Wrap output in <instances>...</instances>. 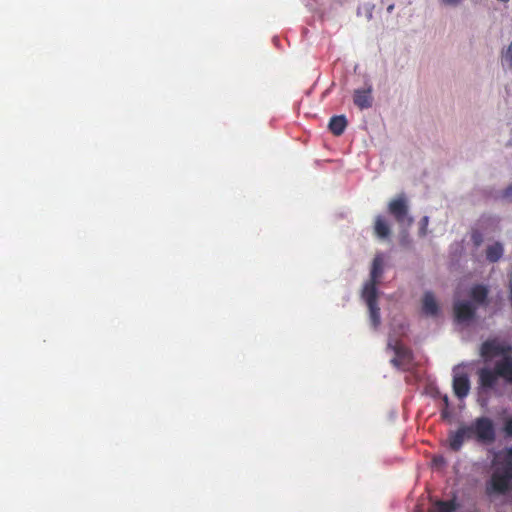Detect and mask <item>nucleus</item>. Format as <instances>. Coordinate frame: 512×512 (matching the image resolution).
<instances>
[{"label": "nucleus", "instance_id": "f257e3e1", "mask_svg": "<svg viewBox=\"0 0 512 512\" xmlns=\"http://www.w3.org/2000/svg\"><path fill=\"white\" fill-rule=\"evenodd\" d=\"M512 490V448H506L497 456L496 466L486 484L488 495H504Z\"/></svg>", "mask_w": 512, "mask_h": 512}, {"label": "nucleus", "instance_id": "f03ea898", "mask_svg": "<svg viewBox=\"0 0 512 512\" xmlns=\"http://www.w3.org/2000/svg\"><path fill=\"white\" fill-rule=\"evenodd\" d=\"M467 428L471 439L478 443L489 445L496 439L495 426L489 417H478L471 424H467Z\"/></svg>", "mask_w": 512, "mask_h": 512}, {"label": "nucleus", "instance_id": "7ed1b4c3", "mask_svg": "<svg viewBox=\"0 0 512 512\" xmlns=\"http://www.w3.org/2000/svg\"><path fill=\"white\" fill-rule=\"evenodd\" d=\"M387 349H390L394 352L395 356L391 359V364L399 369L408 370L413 362V354L412 351L400 343L399 341H389L387 344Z\"/></svg>", "mask_w": 512, "mask_h": 512}, {"label": "nucleus", "instance_id": "20e7f679", "mask_svg": "<svg viewBox=\"0 0 512 512\" xmlns=\"http://www.w3.org/2000/svg\"><path fill=\"white\" fill-rule=\"evenodd\" d=\"M388 211L400 225L408 227L412 225L413 218L408 214L407 201L404 196L390 201Z\"/></svg>", "mask_w": 512, "mask_h": 512}, {"label": "nucleus", "instance_id": "39448f33", "mask_svg": "<svg viewBox=\"0 0 512 512\" xmlns=\"http://www.w3.org/2000/svg\"><path fill=\"white\" fill-rule=\"evenodd\" d=\"M453 312L458 323H465L474 319L476 307L468 301H457L453 305Z\"/></svg>", "mask_w": 512, "mask_h": 512}, {"label": "nucleus", "instance_id": "423d86ee", "mask_svg": "<svg viewBox=\"0 0 512 512\" xmlns=\"http://www.w3.org/2000/svg\"><path fill=\"white\" fill-rule=\"evenodd\" d=\"M470 434L469 430L467 428V424H462L458 427L456 431H452L449 433L448 436V445L449 448L454 451L458 452L461 450L465 440H470Z\"/></svg>", "mask_w": 512, "mask_h": 512}, {"label": "nucleus", "instance_id": "0eeeda50", "mask_svg": "<svg viewBox=\"0 0 512 512\" xmlns=\"http://www.w3.org/2000/svg\"><path fill=\"white\" fill-rule=\"evenodd\" d=\"M481 356L484 358H492L498 355H506L510 352L509 346H504L496 340L485 341L481 345Z\"/></svg>", "mask_w": 512, "mask_h": 512}, {"label": "nucleus", "instance_id": "6e6552de", "mask_svg": "<svg viewBox=\"0 0 512 512\" xmlns=\"http://www.w3.org/2000/svg\"><path fill=\"white\" fill-rule=\"evenodd\" d=\"M453 391L459 399L465 398L470 391L469 377L465 373H454L453 377Z\"/></svg>", "mask_w": 512, "mask_h": 512}, {"label": "nucleus", "instance_id": "1a4fd4ad", "mask_svg": "<svg viewBox=\"0 0 512 512\" xmlns=\"http://www.w3.org/2000/svg\"><path fill=\"white\" fill-rule=\"evenodd\" d=\"M371 93V88L355 90L353 96L354 104L361 110L370 108L372 106Z\"/></svg>", "mask_w": 512, "mask_h": 512}, {"label": "nucleus", "instance_id": "9d476101", "mask_svg": "<svg viewBox=\"0 0 512 512\" xmlns=\"http://www.w3.org/2000/svg\"><path fill=\"white\" fill-rule=\"evenodd\" d=\"M422 311L427 316H437L439 313V305L432 292H425L422 299Z\"/></svg>", "mask_w": 512, "mask_h": 512}, {"label": "nucleus", "instance_id": "9b49d317", "mask_svg": "<svg viewBox=\"0 0 512 512\" xmlns=\"http://www.w3.org/2000/svg\"><path fill=\"white\" fill-rule=\"evenodd\" d=\"M489 290L485 285L477 284L471 287L469 296L477 305H486Z\"/></svg>", "mask_w": 512, "mask_h": 512}, {"label": "nucleus", "instance_id": "f8f14e48", "mask_svg": "<svg viewBox=\"0 0 512 512\" xmlns=\"http://www.w3.org/2000/svg\"><path fill=\"white\" fill-rule=\"evenodd\" d=\"M379 282L368 280L362 289V298L366 302L367 305L370 304H376L377 303V297H378V291H377V284Z\"/></svg>", "mask_w": 512, "mask_h": 512}, {"label": "nucleus", "instance_id": "ddd939ff", "mask_svg": "<svg viewBox=\"0 0 512 512\" xmlns=\"http://www.w3.org/2000/svg\"><path fill=\"white\" fill-rule=\"evenodd\" d=\"M498 376L497 370L494 371L482 368L479 371V383L483 388H493L497 382Z\"/></svg>", "mask_w": 512, "mask_h": 512}, {"label": "nucleus", "instance_id": "4468645a", "mask_svg": "<svg viewBox=\"0 0 512 512\" xmlns=\"http://www.w3.org/2000/svg\"><path fill=\"white\" fill-rule=\"evenodd\" d=\"M374 234L380 239H385L389 237L391 234V229L388 221L381 215H378L375 218Z\"/></svg>", "mask_w": 512, "mask_h": 512}, {"label": "nucleus", "instance_id": "2eb2a0df", "mask_svg": "<svg viewBox=\"0 0 512 512\" xmlns=\"http://www.w3.org/2000/svg\"><path fill=\"white\" fill-rule=\"evenodd\" d=\"M384 272V255L377 253L373 259L370 271V280L379 282Z\"/></svg>", "mask_w": 512, "mask_h": 512}, {"label": "nucleus", "instance_id": "dca6fc26", "mask_svg": "<svg viewBox=\"0 0 512 512\" xmlns=\"http://www.w3.org/2000/svg\"><path fill=\"white\" fill-rule=\"evenodd\" d=\"M328 127L333 135L340 136L347 127V119L344 115L333 116L329 121Z\"/></svg>", "mask_w": 512, "mask_h": 512}, {"label": "nucleus", "instance_id": "f3484780", "mask_svg": "<svg viewBox=\"0 0 512 512\" xmlns=\"http://www.w3.org/2000/svg\"><path fill=\"white\" fill-rule=\"evenodd\" d=\"M497 373L512 383V358L505 356L503 360L496 363Z\"/></svg>", "mask_w": 512, "mask_h": 512}, {"label": "nucleus", "instance_id": "a211bd4d", "mask_svg": "<svg viewBox=\"0 0 512 512\" xmlns=\"http://www.w3.org/2000/svg\"><path fill=\"white\" fill-rule=\"evenodd\" d=\"M504 248L503 245L499 242H495L492 245H489L486 249V258L489 262L495 263L497 262L503 255Z\"/></svg>", "mask_w": 512, "mask_h": 512}, {"label": "nucleus", "instance_id": "6ab92c4d", "mask_svg": "<svg viewBox=\"0 0 512 512\" xmlns=\"http://www.w3.org/2000/svg\"><path fill=\"white\" fill-rule=\"evenodd\" d=\"M459 507L454 497L448 501H437L433 512H454Z\"/></svg>", "mask_w": 512, "mask_h": 512}, {"label": "nucleus", "instance_id": "aec40b11", "mask_svg": "<svg viewBox=\"0 0 512 512\" xmlns=\"http://www.w3.org/2000/svg\"><path fill=\"white\" fill-rule=\"evenodd\" d=\"M367 306H368V309H369V316H370L371 325L373 326L374 329H377L378 326L380 325V322H381L380 308L378 306V303L370 304V305H367Z\"/></svg>", "mask_w": 512, "mask_h": 512}, {"label": "nucleus", "instance_id": "412c9836", "mask_svg": "<svg viewBox=\"0 0 512 512\" xmlns=\"http://www.w3.org/2000/svg\"><path fill=\"white\" fill-rule=\"evenodd\" d=\"M503 63L512 70V42L508 45L505 52L502 54Z\"/></svg>", "mask_w": 512, "mask_h": 512}, {"label": "nucleus", "instance_id": "4be33fe9", "mask_svg": "<svg viewBox=\"0 0 512 512\" xmlns=\"http://www.w3.org/2000/svg\"><path fill=\"white\" fill-rule=\"evenodd\" d=\"M471 241H472V243L474 244L475 247L481 246V244L483 243V235H482V233L480 231H478V230H474L471 233Z\"/></svg>", "mask_w": 512, "mask_h": 512}, {"label": "nucleus", "instance_id": "5701e85b", "mask_svg": "<svg viewBox=\"0 0 512 512\" xmlns=\"http://www.w3.org/2000/svg\"><path fill=\"white\" fill-rule=\"evenodd\" d=\"M504 432L507 436H512V419H508L505 422Z\"/></svg>", "mask_w": 512, "mask_h": 512}, {"label": "nucleus", "instance_id": "b1692460", "mask_svg": "<svg viewBox=\"0 0 512 512\" xmlns=\"http://www.w3.org/2000/svg\"><path fill=\"white\" fill-rule=\"evenodd\" d=\"M502 197L508 200H512V185L508 186L502 193Z\"/></svg>", "mask_w": 512, "mask_h": 512}, {"label": "nucleus", "instance_id": "393cba45", "mask_svg": "<svg viewBox=\"0 0 512 512\" xmlns=\"http://www.w3.org/2000/svg\"><path fill=\"white\" fill-rule=\"evenodd\" d=\"M441 1L445 5L455 6V5L459 4L462 0H441Z\"/></svg>", "mask_w": 512, "mask_h": 512}, {"label": "nucleus", "instance_id": "a878e982", "mask_svg": "<svg viewBox=\"0 0 512 512\" xmlns=\"http://www.w3.org/2000/svg\"><path fill=\"white\" fill-rule=\"evenodd\" d=\"M422 222H423V227H425L428 223V217H426V216L423 217Z\"/></svg>", "mask_w": 512, "mask_h": 512}, {"label": "nucleus", "instance_id": "bb28decb", "mask_svg": "<svg viewBox=\"0 0 512 512\" xmlns=\"http://www.w3.org/2000/svg\"><path fill=\"white\" fill-rule=\"evenodd\" d=\"M444 402H445L446 406H448L449 402H448V397L447 396L444 397Z\"/></svg>", "mask_w": 512, "mask_h": 512}]
</instances>
